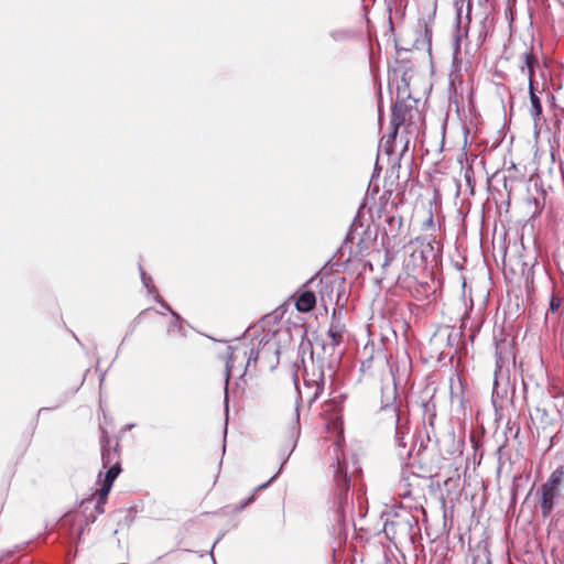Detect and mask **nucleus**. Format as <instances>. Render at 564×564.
I'll return each instance as SVG.
<instances>
[{"instance_id":"1","label":"nucleus","mask_w":564,"mask_h":564,"mask_svg":"<svg viewBox=\"0 0 564 564\" xmlns=\"http://www.w3.org/2000/svg\"><path fill=\"white\" fill-rule=\"evenodd\" d=\"M513 319H501V324L495 323V357L496 369L494 373V387L491 401L496 410L502 409L507 398L510 378V368L516 366V339L513 334Z\"/></svg>"},{"instance_id":"2","label":"nucleus","mask_w":564,"mask_h":564,"mask_svg":"<svg viewBox=\"0 0 564 564\" xmlns=\"http://www.w3.org/2000/svg\"><path fill=\"white\" fill-rule=\"evenodd\" d=\"M398 390L393 382L392 389H383L381 395L380 413L387 430L393 432V440L398 448L399 457L404 465L410 464L405 460L410 459L416 448L417 442L412 437L411 445L404 441L410 433V417L403 413L397 404Z\"/></svg>"},{"instance_id":"3","label":"nucleus","mask_w":564,"mask_h":564,"mask_svg":"<svg viewBox=\"0 0 564 564\" xmlns=\"http://www.w3.org/2000/svg\"><path fill=\"white\" fill-rule=\"evenodd\" d=\"M269 321L258 319L253 325H249L245 339L250 340L254 366L259 362L262 367L273 370L280 358L276 327L282 319H273L272 327L265 330V325L270 324Z\"/></svg>"},{"instance_id":"4","label":"nucleus","mask_w":564,"mask_h":564,"mask_svg":"<svg viewBox=\"0 0 564 564\" xmlns=\"http://www.w3.org/2000/svg\"><path fill=\"white\" fill-rule=\"evenodd\" d=\"M248 339H242L235 345L226 347V354L221 356L225 360V409L228 412V386L229 379L235 371L239 372V377H243L251 366H254V357Z\"/></svg>"},{"instance_id":"5","label":"nucleus","mask_w":564,"mask_h":564,"mask_svg":"<svg viewBox=\"0 0 564 564\" xmlns=\"http://www.w3.org/2000/svg\"><path fill=\"white\" fill-rule=\"evenodd\" d=\"M292 378L296 390L295 410L297 409V413L300 414V404L302 402H306L307 405L311 406L323 393L325 387V375L321 368H313L312 371H308L305 368L303 372L302 388L299 384V376L296 371L293 372Z\"/></svg>"},{"instance_id":"6","label":"nucleus","mask_w":564,"mask_h":564,"mask_svg":"<svg viewBox=\"0 0 564 564\" xmlns=\"http://www.w3.org/2000/svg\"><path fill=\"white\" fill-rule=\"evenodd\" d=\"M332 467H334L336 521L341 523L345 521L346 511L351 505L349 499L351 478L347 471V463L344 459H340L338 456L336 457V463L333 464Z\"/></svg>"},{"instance_id":"7","label":"nucleus","mask_w":564,"mask_h":564,"mask_svg":"<svg viewBox=\"0 0 564 564\" xmlns=\"http://www.w3.org/2000/svg\"><path fill=\"white\" fill-rule=\"evenodd\" d=\"M564 477V468L560 466L551 473L547 480L540 487L538 494L540 495V507L544 518L549 517L560 497V487Z\"/></svg>"},{"instance_id":"8","label":"nucleus","mask_w":564,"mask_h":564,"mask_svg":"<svg viewBox=\"0 0 564 564\" xmlns=\"http://www.w3.org/2000/svg\"><path fill=\"white\" fill-rule=\"evenodd\" d=\"M421 119L419 109L406 102L398 100L392 108L391 123L393 126V134H397L401 127H404L406 133L417 131V121Z\"/></svg>"},{"instance_id":"9","label":"nucleus","mask_w":564,"mask_h":564,"mask_svg":"<svg viewBox=\"0 0 564 564\" xmlns=\"http://www.w3.org/2000/svg\"><path fill=\"white\" fill-rule=\"evenodd\" d=\"M300 435H301V424H300V415H299L297 409H296V410H294L293 419L290 422V425L288 427L285 444L280 449V454H279L280 459H281L280 468L268 481L257 486L256 490H262V489L268 488L276 479V477L281 473L282 468L284 467V465L289 460L290 456L292 455L293 451L295 449L297 441L300 438Z\"/></svg>"},{"instance_id":"10","label":"nucleus","mask_w":564,"mask_h":564,"mask_svg":"<svg viewBox=\"0 0 564 564\" xmlns=\"http://www.w3.org/2000/svg\"><path fill=\"white\" fill-rule=\"evenodd\" d=\"M316 303L317 297L315 293L306 289V285H303L292 296H290L288 301L276 307L274 313L276 317H282L292 305L295 306L300 313H308L316 306Z\"/></svg>"},{"instance_id":"11","label":"nucleus","mask_w":564,"mask_h":564,"mask_svg":"<svg viewBox=\"0 0 564 564\" xmlns=\"http://www.w3.org/2000/svg\"><path fill=\"white\" fill-rule=\"evenodd\" d=\"M311 346V357L313 358L316 355L321 361V365L317 368L323 369L324 366L333 368L341 358L343 350H339L338 346L332 345L330 341L315 338Z\"/></svg>"},{"instance_id":"12","label":"nucleus","mask_w":564,"mask_h":564,"mask_svg":"<svg viewBox=\"0 0 564 564\" xmlns=\"http://www.w3.org/2000/svg\"><path fill=\"white\" fill-rule=\"evenodd\" d=\"M362 354L365 358L361 361L360 371L364 375L373 376V368L382 369L384 366H389V356L382 347L375 349L373 345H366Z\"/></svg>"},{"instance_id":"13","label":"nucleus","mask_w":564,"mask_h":564,"mask_svg":"<svg viewBox=\"0 0 564 564\" xmlns=\"http://www.w3.org/2000/svg\"><path fill=\"white\" fill-rule=\"evenodd\" d=\"M100 446L102 468L106 469V471L111 469L117 463L121 465L119 458V443L116 442L112 446L111 438L104 429H101Z\"/></svg>"},{"instance_id":"14","label":"nucleus","mask_w":564,"mask_h":564,"mask_svg":"<svg viewBox=\"0 0 564 564\" xmlns=\"http://www.w3.org/2000/svg\"><path fill=\"white\" fill-rule=\"evenodd\" d=\"M460 322V325L456 327L453 326H446L444 329H438L437 333L442 334L443 332L446 333V339L448 346H459L460 344H465V328L467 326V322L469 319H458Z\"/></svg>"},{"instance_id":"15","label":"nucleus","mask_w":564,"mask_h":564,"mask_svg":"<svg viewBox=\"0 0 564 564\" xmlns=\"http://www.w3.org/2000/svg\"><path fill=\"white\" fill-rule=\"evenodd\" d=\"M121 470H122L121 465L117 463L111 469H108L106 471L102 484H101L100 488L97 490V498H99V500L107 501L108 495L112 488V485H113L115 480L117 479V477L120 475Z\"/></svg>"},{"instance_id":"16","label":"nucleus","mask_w":564,"mask_h":564,"mask_svg":"<svg viewBox=\"0 0 564 564\" xmlns=\"http://www.w3.org/2000/svg\"><path fill=\"white\" fill-rule=\"evenodd\" d=\"M401 273H408L409 275H426L423 257L412 252L404 260L403 269Z\"/></svg>"},{"instance_id":"17","label":"nucleus","mask_w":564,"mask_h":564,"mask_svg":"<svg viewBox=\"0 0 564 564\" xmlns=\"http://www.w3.org/2000/svg\"><path fill=\"white\" fill-rule=\"evenodd\" d=\"M412 521H415L414 518L411 519H402L397 521H386L383 527V532L386 533L387 538L393 539L397 531L395 527L403 531L410 532L412 530Z\"/></svg>"},{"instance_id":"18","label":"nucleus","mask_w":564,"mask_h":564,"mask_svg":"<svg viewBox=\"0 0 564 564\" xmlns=\"http://www.w3.org/2000/svg\"><path fill=\"white\" fill-rule=\"evenodd\" d=\"M425 275H409L408 273H400L397 283L400 288L410 292L419 286L424 280Z\"/></svg>"},{"instance_id":"19","label":"nucleus","mask_w":564,"mask_h":564,"mask_svg":"<svg viewBox=\"0 0 564 564\" xmlns=\"http://www.w3.org/2000/svg\"><path fill=\"white\" fill-rule=\"evenodd\" d=\"M188 327L192 326L186 323V319H170L166 333L171 337H185L187 336Z\"/></svg>"},{"instance_id":"20","label":"nucleus","mask_w":564,"mask_h":564,"mask_svg":"<svg viewBox=\"0 0 564 564\" xmlns=\"http://www.w3.org/2000/svg\"><path fill=\"white\" fill-rule=\"evenodd\" d=\"M328 341L332 345L339 346L344 339V325L340 324V319H332L329 328L327 330Z\"/></svg>"},{"instance_id":"21","label":"nucleus","mask_w":564,"mask_h":564,"mask_svg":"<svg viewBox=\"0 0 564 564\" xmlns=\"http://www.w3.org/2000/svg\"><path fill=\"white\" fill-rule=\"evenodd\" d=\"M519 64H520V70L522 73L525 72V69L531 67H536L539 64L538 57L533 53V48L525 50L519 57Z\"/></svg>"},{"instance_id":"22","label":"nucleus","mask_w":564,"mask_h":564,"mask_svg":"<svg viewBox=\"0 0 564 564\" xmlns=\"http://www.w3.org/2000/svg\"><path fill=\"white\" fill-rule=\"evenodd\" d=\"M423 408V423L424 425L429 424L431 427L434 425V420L436 417V406L432 401H425L422 403Z\"/></svg>"},{"instance_id":"23","label":"nucleus","mask_w":564,"mask_h":564,"mask_svg":"<svg viewBox=\"0 0 564 564\" xmlns=\"http://www.w3.org/2000/svg\"><path fill=\"white\" fill-rule=\"evenodd\" d=\"M341 410H343L341 402L338 401L336 398L327 401L323 408V412L325 414H328V413L332 414V419L334 421H336L340 417Z\"/></svg>"},{"instance_id":"24","label":"nucleus","mask_w":564,"mask_h":564,"mask_svg":"<svg viewBox=\"0 0 564 564\" xmlns=\"http://www.w3.org/2000/svg\"><path fill=\"white\" fill-rule=\"evenodd\" d=\"M531 101V116L535 121L540 120L542 116V105L540 98L535 94V88L529 90Z\"/></svg>"},{"instance_id":"25","label":"nucleus","mask_w":564,"mask_h":564,"mask_svg":"<svg viewBox=\"0 0 564 564\" xmlns=\"http://www.w3.org/2000/svg\"><path fill=\"white\" fill-rule=\"evenodd\" d=\"M564 300L557 294L553 293L550 300L549 311L546 315L550 313L552 315H562L564 313L563 310Z\"/></svg>"},{"instance_id":"26","label":"nucleus","mask_w":564,"mask_h":564,"mask_svg":"<svg viewBox=\"0 0 564 564\" xmlns=\"http://www.w3.org/2000/svg\"><path fill=\"white\" fill-rule=\"evenodd\" d=\"M430 292V285L426 281H423L419 286L411 290L409 293L416 300L426 299Z\"/></svg>"},{"instance_id":"27","label":"nucleus","mask_w":564,"mask_h":564,"mask_svg":"<svg viewBox=\"0 0 564 564\" xmlns=\"http://www.w3.org/2000/svg\"><path fill=\"white\" fill-rule=\"evenodd\" d=\"M258 490L254 489V491L250 496H248L246 499H243L239 505H237L234 508V511L236 513L241 512L245 508H247L249 505H251L256 500V492Z\"/></svg>"},{"instance_id":"28","label":"nucleus","mask_w":564,"mask_h":564,"mask_svg":"<svg viewBox=\"0 0 564 564\" xmlns=\"http://www.w3.org/2000/svg\"><path fill=\"white\" fill-rule=\"evenodd\" d=\"M155 313L163 315V316L171 314L175 318L181 317L178 314L173 312L172 308L167 304H165L163 302L159 303V308L155 310Z\"/></svg>"},{"instance_id":"29","label":"nucleus","mask_w":564,"mask_h":564,"mask_svg":"<svg viewBox=\"0 0 564 564\" xmlns=\"http://www.w3.org/2000/svg\"><path fill=\"white\" fill-rule=\"evenodd\" d=\"M476 321H477V323H476V324H474V323H471V324H470L471 332H470V334H469V336H468V337H469V339H470V341H474V340H475V337H476L477 333L479 332V329H480V327H481V322H482L484 319H476Z\"/></svg>"},{"instance_id":"30","label":"nucleus","mask_w":564,"mask_h":564,"mask_svg":"<svg viewBox=\"0 0 564 564\" xmlns=\"http://www.w3.org/2000/svg\"><path fill=\"white\" fill-rule=\"evenodd\" d=\"M525 70H527V75H528L529 90H532L535 88V79H534L535 67H531Z\"/></svg>"},{"instance_id":"31","label":"nucleus","mask_w":564,"mask_h":564,"mask_svg":"<svg viewBox=\"0 0 564 564\" xmlns=\"http://www.w3.org/2000/svg\"><path fill=\"white\" fill-rule=\"evenodd\" d=\"M106 500H99V498L96 499V503H95V512L98 513V514H101L105 512V505H106Z\"/></svg>"},{"instance_id":"32","label":"nucleus","mask_w":564,"mask_h":564,"mask_svg":"<svg viewBox=\"0 0 564 564\" xmlns=\"http://www.w3.org/2000/svg\"><path fill=\"white\" fill-rule=\"evenodd\" d=\"M462 443L460 441H458L457 443L453 442V448L452 449H447V454L449 455H454L456 453H462Z\"/></svg>"},{"instance_id":"33","label":"nucleus","mask_w":564,"mask_h":564,"mask_svg":"<svg viewBox=\"0 0 564 564\" xmlns=\"http://www.w3.org/2000/svg\"><path fill=\"white\" fill-rule=\"evenodd\" d=\"M225 536V532H220L217 536V539L214 541L213 545H212V550H214V547L216 546V544ZM210 556L213 558V561H215V557H214V553L213 551H210ZM214 564H216V562H214Z\"/></svg>"},{"instance_id":"34","label":"nucleus","mask_w":564,"mask_h":564,"mask_svg":"<svg viewBox=\"0 0 564 564\" xmlns=\"http://www.w3.org/2000/svg\"><path fill=\"white\" fill-rule=\"evenodd\" d=\"M467 12H466V19L468 20V23L471 20V10H473V2L471 0H467Z\"/></svg>"},{"instance_id":"35","label":"nucleus","mask_w":564,"mask_h":564,"mask_svg":"<svg viewBox=\"0 0 564 564\" xmlns=\"http://www.w3.org/2000/svg\"><path fill=\"white\" fill-rule=\"evenodd\" d=\"M490 0H478V4L479 7L484 8L485 10L487 9V6L489 4ZM487 12L485 11L484 12V17L487 18Z\"/></svg>"},{"instance_id":"36","label":"nucleus","mask_w":564,"mask_h":564,"mask_svg":"<svg viewBox=\"0 0 564 564\" xmlns=\"http://www.w3.org/2000/svg\"><path fill=\"white\" fill-rule=\"evenodd\" d=\"M423 449H425V445H424L423 440H421L420 445H419V448H417V451H416V455H417V456H420V455H421V452H422Z\"/></svg>"},{"instance_id":"37","label":"nucleus","mask_w":564,"mask_h":564,"mask_svg":"<svg viewBox=\"0 0 564 564\" xmlns=\"http://www.w3.org/2000/svg\"><path fill=\"white\" fill-rule=\"evenodd\" d=\"M535 412L541 414V417L546 415L545 409H540L539 406L535 408Z\"/></svg>"},{"instance_id":"38","label":"nucleus","mask_w":564,"mask_h":564,"mask_svg":"<svg viewBox=\"0 0 564 564\" xmlns=\"http://www.w3.org/2000/svg\"><path fill=\"white\" fill-rule=\"evenodd\" d=\"M503 451H505V445H501L497 448V455H499V460L501 459V456L503 454Z\"/></svg>"},{"instance_id":"39","label":"nucleus","mask_w":564,"mask_h":564,"mask_svg":"<svg viewBox=\"0 0 564 564\" xmlns=\"http://www.w3.org/2000/svg\"><path fill=\"white\" fill-rule=\"evenodd\" d=\"M56 408H57V406H52V408H41V409L39 410V414H40V413H42L43 411L54 410V409H56Z\"/></svg>"},{"instance_id":"40","label":"nucleus","mask_w":564,"mask_h":564,"mask_svg":"<svg viewBox=\"0 0 564 564\" xmlns=\"http://www.w3.org/2000/svg\"><path fill=\"white\" fill-rule=\"evenodd\" d=\"M395 321H397V322H403V323L406 325V327H411V325H410V323L408 322V319H406V318H403V319H395Z\"/></svg>"},{"instance_id":"41","label":"nucleus","mask_w":564,"mask_h":564,"mask_svg":"<svg viewBox=\"0 0 564 564\" xmlns=\"http://www.w3.org/2000/svg\"><path fill=\"white\" fill-rule=\"evenodd\" d=\"M460 13H462V6L459 8H457V18L458 19L460 18Z\"/></svg>"},{"instance_id":"42","label":"nucleus","mask_w":564,"mask_h":564,"mask_svg":"<svg viewBox=\"0 0 564 564\" xmlns=\"http://www.w3.org/2000/svg\"><path fill=\"white\" fill-rule=\"evenodd\" d=\"M478 558H479V556H474L473 557V564H477Z\"/></svg>"},{"instance_id":"43","label":"nucleus","mask_w":564,"mask_h":564,"mask_svg":"<svg viewBox=\"0 0 564 564\" xmlns=\"http://www.w3.org/2000/svg\"><path fill=\"white\" fill-rule=\"evenodd\" d=\"M133 426H134V424H128V425L126 426V430H130V429H132Z\"/></svg>"},{"instance_id":"44","label":"nucleus","mask_w":564,"mask_h":564,"mask_svg":"<svg viewBox=\"0 0 564 564\" xmlns=\"http://www.w3.org/2000/svg\"><path fill=\"white\" fill-rule=\"evenodd\" d=\"M153 311V308H148L144 311L145 314H150Z\"/></svg>"},{"instance_id":"45","label":"nucleus","mask_w":564,"mask_h":564,"mask_svg":"<svg viewBox=\"0 0 564 564\" xmlns=\"http://www.w3.org/2000/svg\"><path fill=\"white\" fill-rule=\"evenodd\" d=\"M377 564H389L387 561L379 562Z\"/></svg>"},{"instance_id":"46","label":"nucleus","mask_w":564,"mask_h":564,"mask_svg":"<svg viewBox=\"0 0 564 564\" xmlns=\"http://www.w3.org/2000/svg\"><path fill=\"white\" fill-rule=\"evenodd\" d=\"M312 282H313V280H311V281L306 282V284H305V285L307 286V285L312 284Z\"/></svg>"},{"instance_id":"47","label":"nucleus","mask_w":564,"mask_h":564,"mask_svg":"<svg viewBox=\"0 0 564 564\" xmlns=\"http://www.w3.org/2000/svg\"><path fill=\"white\" fill-rule=\"evenodd\" d=\"M312 282H313V280H311V281L306 282V284H305V285L307 286V285L312 284Z\"/></svg>"}]
</instances>
